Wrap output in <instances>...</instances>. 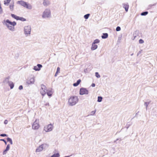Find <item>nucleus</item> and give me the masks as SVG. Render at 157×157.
<instances>
[{"instance_id":"obj_1","label":"nucleus","mask_w":157,"mask_h":157,"mask_svg":"<svg viewBox=\"0 0 157 157\" xmlns=\"http://www.w3.org/2000/svg\"><path fill=\"white\" fill-rule=\"evenodd\" d=\"M3 25H6L9 30L11 31L14 30V26L16 25V23L15 21L11 22L8 19L4 20L2 22Z\"/></svg>"},{"instance_id":"obj_2","label":"nucleus","mask_w":157,"mask_h":157,"mask_svg":"<svg viewBox=\"0 0 157 157\" xmlns=\"http://www.w3.org/2000/svg\"><path fill=\"white\" fill-rule=\"evenodd\" d=\"M78 101V98L77 96H71L69 99L68 105L70 106L75 105Z\"/></svg>"},{"instance_id":"obj_3","label":"nucleus","mask_w":157,"mask_h":157,"mask_svg":"<svg viewBox=\"0 0 157 157\" xmlns=\"http://www.w3.org/2000/svg\"><path fill=\"white\" fill-rule=\"evenodd\" d=\"M17 3L28 9L31 10L32 9V6L30 4L27 3L24 1H18L17 2Z\"/></svg>"},{"instance_id":"obj_4","label":"nucleus","mask_w":157,"mask_h":157,"mask_svg":"<svg viewBox=\"0 0 157 157\" xmlns=\"http://www.w3.org/2000/svg\"><path fill=\"white\" fill-rule=\"evenodd\" d=\"M31 31V28L30 26H25L24 27V33L26 36H30Z\"/></svg>"},{"instance_id":"obj_5","label":"nucleus","mask_w":157,"mask_h":157,"mask_svg":"<svg viewBox=\"0 0 157 157\" xmlns=\"http://www.w3.org/2000/svg\"><path fill=\"white\" fill-rule=\"evenodd\" d=\"M51 12L49 9H46L44 10L43 13L42 17L43 18H49L51 17Z\"/></svg>"},{"instance_id":"obj_6","label":"nucleus","mask_w":157,"mask_h":157,"mask_svg":"<svg viewBox=\"0 0 157 157\" xmlns=\"http://www.w3.org/2000/svg\"><path fill=\"white\" fill-rule=\"evenodd\" d=\"M54 128L53 125L51 124L45 125L44 128V130L46 132H49L52 130Z\"/></svg>"},{"instance_id":"obj_7","label":"nucleus","mask_w":157,"mask_h":157,"mask_svg":"<svg viewBox=\"0 0 157 157\" xmlns=\"http://www.w3.org/2000/svg\"><path fill=\"white\" fill-rule=\"evenodd\" d=\"M48 147V145L47 144H43L38 147L36 149V152H39L42 151L43 149H44Z\"/></svg>"},{"instance_id":"obj_8","label":"nucleus","mask_w":157,"mask_h":157,"mask_svg":"<svg viewBox=\"0 0 157 157\" xmlns=\"http://www.w3.org/2000/svg\"><path fill=\"white\" fill-rule=\"evenodd\" d=\"M39 120H36L32 125V128L33 129L37 130L39 128Z\"/></svg>"},{"instance_id":"obj_9","label":"nucleus","mask_w":157,"mask_h":157,"mask_svg":"<svg viewBox=\"0 0 157 157\" xmlns=\"http://www.w3.org/2000/svg\"><path fill=\"white\" fill-rule=\"evenodd\" d=\"M47 90L45 86L43 84L41 85V88L40 89V92L41 94L44 96L47 93Z\"/></svg>"},{"instance_id":"obj_10","label":"nucleus","mask_w":157,"mask_h":157,"mask_svg":"<svg viewBox=\"0 0 157 157\" xmlns=\"http://www.w3.org/2000/svg\"><path fill=\"white\" fill-rule=\"evenodd\" d=\"M89 94L88 90L85 88H81L80 89L79 94L81 95L88 94Z\"/></svg>"},{"instance_id":"obj_11","label":"nucleus","mask_w":157,"mask_h":157,"mask_svg":"<svg viewBox=\"0 0 157 157\" xmlns=\"http://www.w3.org/2000/svg\"><path fill=\"white\" fill-rule=\"evenodd\" d=\"M35 81V77L33 76V77L28 78L26 81V83L28 85L33 84Z\"/></svg>"},{"instance_id":"obj_12","label":"nucleus","mask_w":157,"mask_h":157,"mask_svg":"<svg viewBox=\"0 0 157 157\" xmlns=\"http://www.w3.org/2000/svg\"><path fill=\"white\" fill-rule=\"evenodd\" d=\"M42 67V65L40 64H38L36 66L34 67L33 69L36 71H39L40 70V68Z\"/></svg>"},{"instance_id":"obj_13","label":"nucleus","mask_w":157,"mask_h":157,"mask_svg":"<svg viewBox=\"0 0 157 157\" xmlns=\"http://www.w3.org/2000/svg\"><path fill=\"white\" fill-rule=\"evenodd\" d=\"M123 7L125 9V10L127 12L129 8V6L128 3H124L122 4Z\"/></svg>"},{"instance_id":"obj_14","label":"nucleus","mask_w":157,"mask_h":157,"mask_svg":"<svg viewBox=\"0 0 157 157\" xmlns=\"http://www.w3.org/2000/svg\"><path fill=\"white\" fill-rule=\"evenodd\" d=\"M98 48V45L94 43H92L91 49L92 50H94Z\"/></svg>"},{"instance_id":"obj_15","label":"nucleus","mask_w":157,"mask_h":157,"mask_svg":"<svg viewBox=\"0 0 157 157\" xmlns=\"http://www.w3.org/2000/svg\"><path fill=\"white\" fill-rule=\"evenodd\" d=\"M10 145L8 144L7 146L6 149L5 150H4V151H3V155L6 154L7 153V151H8L10 149Z\"/></svg>"},{"instance_id":"obj_16","label":"nucleus","mask_w":157,"mask_h":157,"mask_svg":"<svg viewBox=\"0 0 157 157\" xmlns=\"http://www.w3.org/2000/svg\"><path fill=\"white\" fill-rule=\"evenodd\" d=\"M43 4L44 6H47L49 4V1L48 0H44Z\"/></svg>"},{"instance_id":"obj_17","label":"nucleus","mask_w":157,"mask_h":157,"mask_svg":"<svg viewBox=\"0 0 157 157\" xmlns=\"http://www.w3.org/2000/svg\"><path fill=\"white\" fill-rule=\"evenodd\" d=\"M81 80L78 79L77 80V82L76 83H74L73 84V85L75 86H78L80 83L81 82Z\"/></svg>"},{"instance_id":"obj_18","label":"nucleus","mask_w":157,"mask_h":157,"mask_svg":"<svg viewBox=\"0 0 157 157\" xmlns=\"http://www.w3.org/2000/svg\"><path fill=\"white\" fill-rule=\"evenodd\" d=\"M8 84L10 86V88L11 89H12L13 88L14 85L13 83L12 82L10 81V82H9Z\"/></svg>"},{"instance_id":"obj_19","label":"nucleus","mask_w":157,"mask_h":157,"mask_svg":"<svg viewBox=\"0 0 157 157\" xmlns=\"http://www.w3.org/2000/svg\"><path fill=\"white\" fill-rule=\"evenodd\" d=\"M108 34L107 33H103L101 37L103 39H105L108 37Z\"/></svg>"},{"instance_id":"obj_20","label":"nucleus","mask_w":157,"mask_h":157,"mask_svg":"<svg viewBox=\"0 0 157 157\" xmlns=\"http://www.w3.org/2000/svg\"><path fill=\"white\" fill-rule=\"evenodd\" d=\"M10 1L11 0H5L4 1V4L5 5L8 6Z\"/></svg>"},{"instance_id":"obj_21","label":"nucleus","mask_w":157,"mask_h":157,"mask_svg":"<svg viewBox=\"0 0 157 157\" xmlns=\"http://www.w3.org/2000/svg\"><path fill=\"white\" fill-rule=\"evenodd\" d=\"M14 3H13L12 4H10L9 6V8L10 10L11 11H13L14 9Z\"/></svg>"},{"instance_id":"obj_22","label":"nucleus","mask_w":157,"mask_h":157,"mask_svg":"<svg viewBox=\"0 0 157 157\" xmlns=\"http://www.w3.org/2000/svg\"><path fill=\"white\" fill-rule=\"evenodd\" d=\"M9 78L8 77L6 78L3 81V82L6 83H9L10 81H9Z\"/></svg>"},{"instance_id":"obj_23","label":"nucleus","mask_w":157,"mask_h":157,"mask_svg":"<svg viewBox=\"0 0 157 157\" xmlns=\"http://www.w3.org/2000/svg\"><path fill=\"white\" fill-rule=\"evenodd\" d=\"M60 155L59 153H57L56 154H54L52 155L51 157H59Z\"/></svg>"},{"instance_id":"obj_24","label":"nucleus","mask_w":157,"mask_h":157,"mask_svg":"<svg viewBox=\"0 0 157 157\" xmlns=\"http://www.w3.org/2000/svg\"><path fill=\"white\" fill-rule=\"evenodd\" d=\"M11 16L13 18H14V19H15L17 20H18V16H17L16 15L13 14H11Z\"/></svg>"},{"instance_id":"obj_25","label":"nucleus","mask_w":157,"mask_h":157,"mask_svg":"<svg viewBox=\"0 0 157 157\" xmlns=\"http://www.w3.org/2000/svg\"><path fill=\"white\" fill-rule=\"evenodd\" d=\"M17 20H20L22 21H25L26 20L25 18L22 17H18V18Z\"/></svg>"},{"instance_id":"obj_26","label":"nucleus","mask_w":157,"mask_h":157,"mask_svg":"<svg viewBox=\"0 0 157 157\" xmlns=\"http://www.w3.org/2000/svg\"><path fill=\"white\" fill-rule=\"evenodd\" d=\"M150 102H151V101H150L149 102H146L144 103V105L146 107V109H147L148 105L149 104V103H150Z\"/></svg>"},{"instance_id":"obj_27","label":"nucleus","mask_w":157,"mask_h":157,"mask_svg":"<svg viewBox=\"0 0 157 157\" xmlns=\"http://www.w3.org/2000/svg\"><path fill=\"white\" fill-rule=\"evenodd\" d=\"M7 141L10 142V144H13V142H12V139L11 138H9V137L7 138Z\"/></svg>"},{"instance_id":"obj_28","label":"nucleus","mask_w":157,"mask_h":157,"mask_svg":"<svg viewBox=\"0 0 157 157\" xmlns=\"http://www.w3.org/2000/svg\"><path fill=\"white\" fill-rule=\"evenodd\" d=\"M102 98L101 97L98 96V97L97 101L98 102H101L102 101Z\"/></svg>"},{"instance_id":"obj_29","label":"nucleus","mask_w":157,"mask_h":157,"mask_svg":"<svg viewBox=\"0 0 157 157\" xmlns=\"http://www.w3.org/2000/svg\"><path fill=\"white\" fill-rule=\"evenodd\" d=\"M99 42L100 40L98 39H96L94 40V42L93 43L96 44L98 43Z\"/></svg>"},{"instance_id":"obj_30","label":"nucleus","mask_w":157,"mask_h":157,"mask_svg":"<svg viewBox=\"0 0 157 157\" xmlns=\"http://www.w3.org/2000/svg\"><path fill=\"white\" fill-rule=\"evenodd\" d=\"M148 13V12L147 11L141 13V15L142 16H145L147 15Z\"/></svg>"},{"instance_id":"obj_31","label":"nucleus","mask_w":157,"mask_h":157,"mask_svg":"<svg viewBox=\"0 0 157 157\" xmlns=\"http://www.w3.org/2000/svg\"><path fill=\"white\" fill-rule=\"evenodd\" d=\"M96 112V110H94V111H91L90 112V115H91V116L94 115L95 114Z\"/></svg>"},{"instance_id":"obj_32","label":"nucleus","mask_w":157,"mask_h":157,"mask_svg":"<svg viewBox=\"0 0 157 157\" xmlns=\"http://www.w3.org/2000/svg\"><path fill=\"white\" fill-rule=\"evenodd\" d=\"M47 94L49 96H51L52 94V92L51 91H48L47 92Z\"/></svg>"},{"instance_id":"obj_33","label":"nucleus","mask_w":157,"mask_h":157,"mask_svg":"<svg viewBox=\"0 0 157 157\" xmlns=\"http://www.w3.org/2000/svg\"><path fill=\"white\" fill-rule=\"evenodd\" d=\"M90 16V14H86V15H85L84 16V18L86 19H87L88 18L89 16Z\"/></svg>"},{"instance_id":"obj_34","label":"nucleus","mask_w":157,"mask_h":157,"mask_svg":"<svg viewBox=\"0 0 157 157\" xmlns=\"http://www.w3.org/2000/svg\"><path fill=\"white\" fill-rule=\"evenodd\" d=\"M95 76L97 78H100V75L99 74L98 72H96L95 73Z\"/></svg>"},{"instance_id":"obj_35","label":"nucleus","mask_w":157,"mask_h":157,"mask_svg":"<svg viewBox=\"0 0 157 157\" xmlns=\"http://www.w3.org/2000/svg\"><path fill=\"white\" fill-rule=\"evenodd\" d=\"M121 29L120 27L119 26H117L116 29V30L117 31H119L121 30Z\"/></svg>"},{"instance_id":"obj_36","label":"nucleus","mask_w":157,"mask_h":157,"mask_svg":"<svg viewBox=\"0 0 157 157\" xmlns=\"http://www.w3.org/2000/svg\"><path fill=\"white\" fill-rule=\"evenodd\" d=\"M139 42L140 44H142L144 43V40L142 39H140L139 40Z\"/></svg>"},{"instance_id":"obj_37","label":"nucleus","mask_w":157,"mask_h":157,"mask_svg":"<svg viewBox=\"0 0 157 157\" xmlns=\"http://www.w3.org/2000/svg\"><path fill=\"white\" fill-rule=\"evenodd\" d=\"M60 69L59 67H58L57 69V73H59L60 72Z\"/></svg>"},{"instance_id":"obj_38","label":"nucleus","mask_w":157,"mask_h":157,"mask_svg":"<svg viewBox=\"0 0 157 157\" xmlns=\"http://www.w3.org/2000/svg\"><path fill=\"white\" fill-rule=\"evenodd\" d=\"M19 89L20 90H22L23 89V86H21V85L20 86H19Z\"/></svg>"},{"instance_id":"obj_39","label":"nucleus","mask_w":157,"mask_h":157,"mask_svg":"<svg viewBox=\"0 0 157 157\" xmlns=\"http://www.w3.org/2000/svg\"><path fill=\"white\" fill-rule=\"evenodd\" d=\"M0 140H1V141H4L5 144H7V143H6V141L4 139H1Z\"/></svg>"},{"instance_id":"obj_40","label":"nucleus","mask_w":157,"mask_h":157,"mask_svg":"<svg viewBox=\"0 0 157 157\" xmlns=\"http://www.w3.org/2000/svg\"><path fill=\"white\" fill-rule=\"evenodd\" d=\"M1 136H7V135L5 134H1Z\"/></svg>"},{"instance_id":"obj_41","label":"nucleus","mask_w":157,"mask_h":157,"mask_svg":"<svg viewBox=\"0 0 157 157\" xmlns=\"http://www.w3.org/2000/svg\"><path fill=\"white\" fill-rule=\"evenodd\" d=\"M8 122V121L7 120H6L4 121V123L5 124H7Z\"/></svg>"},{"instance_id":"obj_42","label":"nucleus","mask_w":157,"mask_h":157,"mask_svg":"<svg viewBox=\"0 0 157 157\" xmlns=\"http://www.w3.org/2000/svg\"><path fill=\"white\" fill-rule=\"evenodd\" d=\"M91 86L93 87H94L95 86V84L94 83H92L91 85Z\"/></svg>"},{"instance_id":"obj_43","label":"nucleus","mask_w":157,"mask_h":157,"mask_svg":"<svg viewBox=\"0 0 157 157\" xmlns=\"http://www.w3.org/2000/svg\"><path fill=\"white\" fill-rule=\"evenodd\" d=\"M155 4H153V5H150L149 6L150 7H151L152 6H155Z\"/></svg>"},{"instance_id":"obj_44","label":"nucleus","mask_w":157,"mask_h":157,"mask_svg":"<svg viewBox=\"0 0 157 157\" xmlns=\"http://www.w3.org/2000/svg\"><path fill=\"white\" fill-rule=\"evenodd\" d=\"M57 73V72H56V74H55V76H56H56H57V73Z\"/></svg>"},{"instance_id":"obj_45","label":"nucleus","mask_w":157,"mask_h":157,"mask_svg":"<svg viewBox=\"0 0 157 157\" xmlns=\"http://www.w3.org/2000/svg\"><path fill=\"white\" fill-rule=\"evenodd\" d=\"M49 104L48 103V104H46V105H49Z\"/></svg>"},{"instance_id":"obj_46","label":"nucleus","mask_w":157,"mask_h":157,"mask_svg":"<svg viewBox=\"0 0 157 157\" xmlns=\"http://www.w3.org/2000/svg\"><path fill=\"white\" fill-rule=\"evenodd\" d=\"M133 53H132V54H131V56H132V55H133Z\"/></svg>"},{"instance_id":"obj_47","label":"nucleus","mask_w":157,"mask_h":157,"mask_svg":"<svg viewBox=\"0 0 157 157\" xmlns=\"http://www.w3.org/2000/svg\"><path fill=\"white\" fill-rule=\"evenodd\" d=\"M0 136H1V135H0Z\"/></svg>"}]
</instances>
